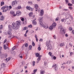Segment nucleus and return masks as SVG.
Here are the masks:
<instances>
[{
    "label": "nucleus",
    "instance_id": "1",
    "mask_svg": "<svg viewBox=\"0 0 74 74\" xmlns=\"http://www.w3.org/2000/svg\"><path fill=\"white\" fill-rule=\"evenodd\" d=\"M21 21H17L15 23H13L12 24V26L9 25L8 26L9 30L10 31L12 30V29L14 30H16L18 29H19V26L21 25Z\"/></svg>",
    "mask_w": 74,
    "mask_h": 74
},
{
    "label": "nucleus",
    "instance_id": "2",
    "mask_svg": "<svg viewBox=\"0 0 74 74\" xmlns=\"http://www.w3.org/2000/svg\"><path fill=\"white\" fill-rule=\"evenodd\" d=\"M50 40H49V41H47L46 43V46L48 48L47 49H49L50 50L52 48V46L51 45V44L50 42Z\"/></svg>",
    "mask_w": 74,
    "mask_h": 74
},
{
    "label": "nucleus",
    "instance_id": "3",
    "mask_svg": "<svg viewBox=\"0 0 74 74\" xmlns=\"http://www.w3.org/2000/svg\"><path fill=\"white\" fill-rule=\"evenodd\" d=\"M59 29H61L60 32L61 33V34H64H64H65V33H66L65 31H64L65 29H64L62 27V25H61L59 27Z\"/></svg>",
    "mask_w": 74,
    "mask_h": 74
},
{
    "label": "nucleus",
    "instance_id": "4",
    "mask_svg": "<svg viewBox=\"0 0 74 74\" xmlns=\"http://www.w3.org/2000/svg\"><path fill=\"white\" fill-rule=\"evenodd\" d=\"M5 35L8 34L9 35V37H11L12 36V33L10 31H7L6 32H4Z\"/></svg>",
    "mask_w": 74,
    "mask_h": 74
},
{
    "label": "nucleus",
    "instance_id": "5",
    "mask_svg": "<svg viewBox=\"0 0 74 74\" xmlns=\"http://www.w3.org/2000/svg\"><path fill=\"white\" fill-rule=\"evenodd\" d=\"M39 23L42 26H43V23H42V18H39Z\"/></svg>",
    "mask_w": 74,
    "mask_h": 74
},
{
    "label": "nucleus",
    "instance_id": "6",
    "mask_svg": "<svg viewBox=\"0 0 74 74\" xmlns=\"http://www.w3.org/2000/svg\"><path fill=\"white\" fill-rule=\"evenodd\" d=\"M54 67V69H55V71L58 70V66H57L56 64H54L52 66V67Z\"/></svg>",
    "mask_w": 74,
    "mask_h": 74
},
{
    "label": "nucleus",
    "instance_id": "7",
    "mask_svg": "<svg viewBox=\"0 0 74 74\" xmlns=\"http://www.w3.org/2000/svg\"><path fill=\"white\" fill-rule=\"evenodd\" d=\"M16 4H17V2H16V1L15 0L14 1H12V6L14 7V6Z\"/></svg>",
    "mask_w": 74,
    "mask_h": 74
},
{
    "label": "nucleus",
    "instance_id": "8",
    "mask_svg": "<svg viewBox=\"0 0 74 74\" xmlns=\"http://www.w3.org/2000/svg\"><path fill=\"white\" fill-rule=\"evenodd\" d=\"M27 9L28 10H29V11H32L33 10V8H32L30 7H29L28 6H27L26 7Z\"/></svg>",
    "mask_w": 74,
    "mask_h": 74
},
{
    "label": "nucleus",
    "instance_id": "9",
    "mask_svg": "<svg viewBox=\"0 0 74 74\" xmlns=\"http://www.w3.org/2000/svg\"><path fill=\"white\" fill-rule=\"evenodd\" d=\"M3 47L5 50L6 49L8 48V45L7 43L6 44V45H4Z\"/></svg>",
    "mask_w": 74,
    "mask_h": 74
},
{
    "label": "nucleus",
    "instance_id": "10",
    "mask_svg": "<svg viewBox=\"0 0 74 74\" xmlns=\"http://www.w3.org/2000/svg\"><path fill=\"white\" fill-rule=\"evenodd\" d=\"M16 15L17 16H19L21 15V12L19 11H17L16 12Z\"/></svg>",
    "mask_w": 74,
    "mask_h": 74
},
{
    "label": "nucleus",
    "instance_id": "11",
    "mask_svg": "<svg viewBox=\"0 0 74 74\" xmlns=\"http://www.w3.org/2000/svg\"><path fill=\"white\" fill-rule=\"evenodd\" d=\"M70 16V14L69 13H67L66 14V18L67 19L69 18V17Z\"/></svg>",
    "mask_w": 74,
    "mask_h": 74
},
{
    "label": "nucleus",
    "instance_id": "12",
    "mask_svg": "<svg viewBox=\"0 0 74 74\" xmlns=\"http://www.w3.org/2000/svg\"><path fill=\"white\" fill-rule=\"evenodd\" d=\"M43 26V27L45 29H48V27L47 25H44L43 24V26Z\"/></svg>",
    "mask_w": 74,
    "mask_h": 74
},
{
    "label": "nucleus",
    "instance_id": "13",
    "mask_svg": "<svg viewBox=\"0 0 74 74\" xmlns=\"http://www.w3.org/2000/svg\"><path fill=\"white\" fill-rule=\"evenodd\" d=\"M40 13V16H42V15H43V14H44V11L42 10H41Z\"/></svg>",
    "mask_w": 74,
    "mask_h": 74
},
{
    "label": "nucleus",
    "instance_id": "14",
    "mask_svg": "<svg viewBox=\"0 0 74 74\" xmlns=\"http://www.w3.org/2000/svg\"><path fill=\"white\" fill-rule=\"evenodd\" d=\"M56 25V23H54L52 24L51 25L53 26V27H54V28H55Z\"/></svg>",
    "mask_w": 74,
    "mask_h": 74
},
{
    "label": "nucleus",
    "instance_id": "15",
    "mask_svg": "<svg viewBox=\"0 0 74 74\" xmlns=\"http://www.w3.org/2000/svg\"><path fill=\"white\" fill-rule=\"evenodd\" d=\"M28 4H29L30 5H33V1H28Z\"/></svg>",
    "mask_w": 74,
    "mask_h": 74
},
{
    "label": "nucleus",
    "instance_id": "16",
    "mask_svg": "<svg viewBox=\"0 0 74 74\" xmlns=\"http://www.w3.org/2000/svg\"><path fill=\"white\" fill-rule=\"evenodd\" d=\"M32 23L34 25H36L37 24V22L35 21V20H33L32 22Z\"/></svg>",
    "mask_w": 74,
    "mask_h": 74
},
{
    "label": "nucleus",
    "instance_id": "17",
    "mask_svg": "<svg viewBox=\"0 0 74 74\" xmlns=\"http://www.w3.org/2000/svg\"><path fill=\"white\" fill-rule=\"evenodd\" d=\"M40 60H41V58L38 57L37 59V61L36 62V63H38Z\"/></svg>",
    "mask_w": 74,
    "mask_h": 74
},
{
    "label": "nucleus",
    "instance_id": "18",
    "mask_svg": "<svg viewBox=\"0 0 74 74\" xmlns=\"http://www.w3.org/2000/svg\"><path fill=\"white\" fill-rule=\"evenodd\" d=\"M53 28H54V27L51 25L49 27V29H50V30H52Z\"/></svg>",
    "mask_w": 74,
    "mask_h": 74
},
{
    "label": "nucleus",
    "instance_id": "19",
    "mask_svg": "<svg viewBox=\"0 0 74 74\" xmlns=\"http://www.w3.org/2000/svg\"><path fill=\"white\" fill-rule=\"evenodd\" d=\"M60 47H62L63 46H64V44L63 43H61L60 45Z\"/></svg>",
    "mask_w": 74,
    "mask_h": 74
},
{
    "label": "nucleus",
    "instance_id": "20",
    "mask_svg": "<svg viewBox=\"0 0 74 74\" xmlns=\"http://www.w3.org/2000/svg\"><path fill=\"white\" fill-rule=\"evenodd\" d=\"M6 7H7V8H8V6H3L1 8V10H4V9H5L6 8Z\"/></svg>",
    "mask_w": 74,
    "mask_h": 74
},
{
    "label": "nucleus",
    "instance_id": "21",
    "mask_svg": "<svg viewBox=\"0 0 74 74\" xmlns=\"http://www.w3.org/2000/svg\"><path fill=\"white\" fill-rule=\"evenodd\" d=\"M4 19V16H2V17H1L0 18L1 21H3Z\"/></svg>",
    "mask_w": 74,
    "mask_h": 74
},
{
    "label": "nucleus",
    "instance_id": "22",
    "mask_svg": "<svg viewBox=\"0 0 74 74\" xmlns=\"http://www.w3.org/2000/svg\"><path fill=\"white\" fill-rule=\"evenodd\" d=\"M33 12H31L29 14V16L30 17L32 16L33 15Z\"/></svg>",
    "mask_w": 74,
    "mask_h": 74
},
{
    "label": "nucleus",
    "instance_id": "23",
    "mask_svg": "<svg viewBox=\"0 0 74 74\" xmlns=\"http://www.w3.org/2000/svg\"><path fill=\"white\" fill-rule=\"evenodd\" d=\"M4 54H2L1 55L0 57L1 58H3L4 57Z\"/></svg>",
    "mask_w": 74,
    "mask_h": 74
},
{
    "label": "nucleus",
    "instance_id": "24",
    "mask_svg": "<svg viewBox=\"0 0 74 74\" xmlns=\"http://www.w3.org/2000/svg\"><path fill=\"white\" fill-rule=\"evenodd\" d=\"M35 8L36 9H37V8H38V5L35 4Z\"/></svg>",
    "mask_w": 74,
    "mask_h": 74
},
{
    "label": "nucleus",
    "instance_id": "25",
    "mask_svg": "<svg viewBox=\"0 0 74 74\" xmlns=\"http://www.w3.org/2000/svg\"><path fill=\"white\" fill-rule=\"evenodd\" d=\"M1 66L2 67H5V64H2Z\"/></svg>",
    "mask_w": 74,
    "mask_h": 74
},
{
    "label": "nucleus",
    "instance_id": "26",
    "mask_svg": "<svg viewBox=\"0 0 74 74\" xmlns=\"http://www.w3.org/2000/svg\"><path fill=\"white\" fill-rule=\"evenodd\" d=\"M45 72L44 71H40V73L41 74H44Z\"/></svg>",
    "mask_w": 74,
    "mask_h": 74
},
{
    "label": "nucleus",
    "instance_id": "27",
    "mask_svg": "<svg viewBox=\"0 0 74 74\" xmlns=\"http://www.w3.org/2000/svg\"><path fill=\"white\" fill-rule=\"evenodd\" d=\"M36 57H39V56H40V54L38 53H36Z\"/></svg>",
    "mask_w": 74,
    "mask_h": 74
},
{
    "label": "nucleus",
    "instance_id": "28",
    "mask_svg": "<svg viewBox=\"0 0 74 74\" xmlns=\"http://www.w3.org/2000/svg\"><path fill=\"white\" fill-rule=\"evenodd\" d=\"M45 65V66H46V65H47V60H46L44 62Z\"/></svg>",
    "mask_w": 74,
    "mask_h": 74
},
{
    "label": "nucleus",
    "instance_id": "29",
    "mask_svg": "<svg viewBox=\"0 0 74 74\" xmlns=\"http://www.w3.org/2000/svg\"><path fill=\"white\" fill-rule=\"evenodd\" d=\"M1 6H2L3 5H4V2H1Z\"/></svg>",
    "mask_w": 74,
    "mask_h": 74
},
{
    "label": "nucleus",
    "instance_id": "30",
    "mask_svg": "<svg viewBox=\"0 0 74 74\" xmlns=\"http://www.w3.org/2000/svg\"><path fill=\"white\" fill-rule=\"evenodd\" d=\"M48 54L50 56H51L52 55V52H50L48 53Z\"/></svg>",
    "mask_w": 74,
    "mask_h": 74
},
{
    "label": "nucleus",
    "instance_id": "31",
    "mask_svg": "<svg viewBox=\"0 0 74 74\" xmlns=\"http://www.w3.org/2000/svg\"><path fill=\"white\" fill-rule=\"evenodd\" d=\"M37 71V69H36L35 70H34L33 71L34 74H36V72Z\"/></svg>",
    "mask_w": 74,
    "mask_h": 74
},
{
    "label": "nucleus",
    "instance_id": "32",
    "mask_svg": "<svg viewBox=\"0 0 74 74\" xmlns=\"http://www.w3.org/2000/svg\"><path fill=\"white\" fill-rule=\"evenodd\" d=\"M2 50V47H0V55L1 54V51Z\"/></svg>",
    "mask_w": 74,
    "mask_h": 74
},
{
    "label": "nucleus",
    "instance_id": "33",
    "mask_svg": "<svg viewBox=\"0 0 74 74\" xmlns=\"http://www.w3.org/2000/svg\"><path fill=\"white\" fill-rule=\"evenodd\" d=\"M28 27H30V28H32V25L31 24L29 25L28 26Z\"/></svg>",
    "mask_w": 74,
    "mask_h": 74
},
{
    "label": "nucleus",
    "instance_id": "34",
    "mask_svg": "<svg viewBox=\"0 0 74 74\" xmlns=\"http://www.w3.org/2000/svg\"><path fill=\"white\" fill-rule=\"evenodd\" d=\"M69 30L70 31H71L73 30V28L71 27H69Z\"/></svg>",
    "mask_w": 74,
    "mask_h": 74
},
{
    "label": "nucleus",
    "instance_id": "35",
    "mask_svg": "<svg viewBox=\"0 0 74 74\" xmlns=\"http://www.w3.org/2000/svg\"><path fill=\"white\" fill-rule=\"evenodd\" d=\"M59 18L58 17H57L55 19V21H58V20H59Z\"/></svg>",
    "mask_w": 74,
    "mask_h": 74
},
{
    "label": "nucleus",
    "instance_id": "36",
    "mask_svg": "<svg viewBox=\"0 0 74 74\" xmlns=\"http://www.w3.org/2000/svg\"><path fill=\"white\" fill-rule=\"evenodd\" d=\"M27 29H28V28L27 27H24V30H27Z\"/></svg>",
    "mask_w": 74,
    "mask_h": 74
},
{
    "label": "nucleus",
    "instance_id": "37",
    "mask_svg": "<svg viewBox=\"0 0 74 74\" xmlns=\"http://www.w3.org/2000/svg\"><path fill=\"white\" fill-rule=\"evenodd\" d=\"M32 45H30L29 47V50H31V49L32 48Z\"/></svg>",
    "mask_w": 74,
    "mask_h": 74
},
{
    "label": "nucleus",
    "instance_id": "38",
    "mask_svg": "<svg viewBox=\"0 0 74 74\" xmlns=\"http://www.w3.org/2000/svg\"><path fill=\"white\" fill-rule=\"evenodd\" d=\"M35 61H33V66H35Z\"/></svg>",
    "mask_w": 74,
    "mask_h": 74
},
{
    "label": "nucleus",
    "instance_id": "39",
    "mask_svg": "<svg viewBox=\"0 0 74 74\" xmlns=\"http://www.w3.org/2000/svg\"><path fill=\"white\" fill-rule=\"evenodd\" d=\"M15 13L14 12V11H11L10 12V14H14Z\"/></svg>",
    "mask_w": 74,
    "mask_h": 74
},
{
    "label": "nucleus",
    "instance_id": "40",
    "mask_svg": "<svg viewBox=\"0 0 74 74\" xmlns=\"http://www.w3.org/2000/svg\"><path fill=\"white\" fill-rule=\"evenodd\" d=\"M38 51H40L41 49V47H38Z\"/></svg>",
    "mask_w": 74,
    "mask_h": 74
},
{
    "label": "nucleus",
    "instance_id": "41",
    "mask_svg": "<svg viewBox=\"0 0 74 74\" xmlns=\"http://www.w3.org/2000/svg\"><path fill=\"white\" fill-rule=\"evenodd\" d=\"M32 45L33 47H34L35 45V44L34 42H33V43H32Z\"/></svg>",
    "mask_w": 74,
    "mask_h": 74
},
{
    "label": "nucleus",
    "instance_id": "42",
    "mask_svg": "<svg viewBox=\"0 0 74 74\" xmlns=\"http://www.w3.org/2000/svg\"><path fill=\"white\" fill-rule=\"evenodd\" d=\"M68 5L69 6H72V4H71L70 3H69L68 4Z\"/></svg>",
    "mask_w": 74,
    "mask_h": 74
},
{
    "label": "nucleus",
    "instance_id": "43",
    "mask_svg": "<svg viewBox=\"0 0 74 74\" xmlns=\"http://www.w3.org/2000/svg\"><path fill=\"white\" fill-rule=\"evenodd\" d=\"M15 48H16V47L15 46H14L12 48V50H14L15 49Z\"/></svg>",
    "mask_w": 74,
    "mask_h": 74
},
{
    "label": "nucleus",
    "instance_id": "44",
    "mask_svg": "<svg viewBox=\"0 0 74 74\" xmlns=\"http://www.w3.org/2000/svg\"><path fill=\"white\" fill-rule=\"evenodd\" d=\"M2 12H7V10H3L2 11Z\"/></svg>",
    "mask_w": 74,
    "mask_h": 74
},
{
    "label": "nucleus",
    "instance_id": "45",
    "mask_svg": "<svg viewBox=\"0 0 74 74\" xmlns=\"http://www.w3.org/2000/svg\"><path fill=\"white\" fill-rule=\"evenodd\" d=\"M18 9H21V6H18Z\"/></svg>",
    "mask_w": 74,
    "mask_h": 74
},
{
    "label": "nucleus",
    "instance_id": "46",
    "mask_svg": "<svg viewBox=\"0 0 74 74\" xmlns=\"http://www.w3.org/2000/svg\"><path fill=\"white\" fill-rule=\"evenodd\" d=\"M69 8L70 10H72L73 9V7H69Z\"/></svg>",
    "mask_w": 74,
    "mask_h": 74
},
{
    "label": "nucleus",
    "instance_id": "47",
    "mask_svg": "<svg viewBox=\"0 0 74 74\" xmlns=\"http://www.w3.org/2000/svg\"><path fill=\"white\" fill-rule=\"evenodd\" d=\"M25 47H28V44H27V43H26L25 45Z\"/></svg>",
    "mask_w": 74,
    "mask_h": 74
},
{
    "label": "nucleus",
    "instance_id": "48",
    "mask_svg": "<svg viewBox=\"0 0 74 74\" xmlns=\"http://www.w3.org/2000/svg\"><path fill=\"white\" fill-rule=\"evenodd\" d=\"M64 21H65V19H64V18L61 19L62 22H64Z\"/></svg>",
    "mask_w": 74,
    "mask_h": 74
},
{
    "label": "nucleus",
    "instance_id": "49",
    "mask_svg": "<svg viewBox=\"0 0 74 74\" xmlns=\"http://www.w3.org/2000/svg\"><path fill=\"white\" fill-rule=\"evenodd\" d=\"M61 67V68H63V69H64V67H65V66H62Z\"/></svg>",
    "mask_w": 74,
    "mask_h": 74
},
{
    "label": "nucleus",
    "instance_id": "50",
    "mask_svg": "<svg viewBox=\"0 0 74 74\" xmlns=\"http://www.w3.org/2000/svg\"><path fill=\"white\" fill-rule=\"evenodd\" d=\"M62 15H66V13L65 12H63L62 13Z\"/></svg>",
    "mask_w": 74,
    "mask_h": 74
},
{
    "label": "nucleus",
    "instance_id": "51",
    "mask_svg": "<svg viewBox=\"0 0 74 74\" xmlns=\"http://www.w3.org/2000/svg\"><path fill=\"white\" fill-rule=\"evenodd\" d=\"M53 37L54 38V39H56V36L55 35H54L53 36Z\"/></svg>",
    "mask_w": 74,
    "mask_h": 74
},
{
    "label": "nucleus",
    "instance_id": "52",
    "mask_svg": "<svg viewBox=\"0 0 74 74\" xmlns=\"http://www.w3.org/2000/svg\"><path fill=\"white\" fill-rule=\"evenodd\" d=\"M65 2L66 3H69V0H65Z\"/></svg>",
    "mask_w": 74,
    "mask_h": 74
},
{
    "label": "nucleus",
    "instance_id": "53",
    "mask_svg": "<svg viewBox=\"0 0 74 74\" xmlns=\"http://www.w3.org/2000/svg\"><path fill=\"white\" fill-rule=\"evenodd\" d=\"M63 11H68V9H64L63 10Z\"/></svg>",
    "mask_w": 74,
    "mask_h": 74
},
{
    "label": "nucleus",
    "instance_id": "54",
    "mask_svg": "<svg viewBox=\"0 0 74 74\" xmlns=\"http://www.w3.org/2000/svg\"><path fill=\"white\" fill-rule=\"evenodd\" d=\"M72 34H74V30H73L72 31Z\"/></svg>",
    "mask_w": 74,
    "mask_h": 74
},
{
    "label": "nucleus",
    "instance_id": "55",
    "mask_svg": "<svg viewBox=\"0 0 74 74\" xmlns=\"http://www.w3.org/2000/svg\"><path fill=\"white\" fill-rule=\"evenodd\" d=\"M1 27H0V29H3V25H1Z\"/></svg>",
    "mask_w": 74,
    "mask_h": 74
},
{
    "label": "nucleus",
    "instance_id": "56",
    "mask_svg": "<svg viewBox=\"0 0 74 74\" xmlns=\"http://www.w3.org/2000/svg\"><path fill=\"white\" fill-rule=\"evenodd\" d=\"M35 30H36V31H37V30H38V29H38V28L37 27H36L35 28Z\"/></svg>",
    "mask_w": 74,
    "mask_h": 74
},
{
    "label": "nucleus",
    "instance_id": "57",
    "mask_svg": "<svg viewBox=\"0 0 74 74\" xmlns=\"http://www.w3.org/2000/svg\"><path fill=\"white\" fill-rule=\"evenodd\" d=\"M65 37H68V34H66L65 35Z\"/></svg>",
    "mask_w": 74,
    "mask_h": 74
},
{
    "label": "nucleus",
    "instance_id": "58",
    "mask_svg": "<svg viewBox=\"0 0 74 74\" xmlns=\"http://www.w3.org/2000/svg\"><path fill=\"white\" fill-rule=\"evenodd\" d=\"M35 37L36 38H37V36L36 35H35Z\"/></svg>",
    "mask_w": 74,
    "mask_h": 74
},
{
    "label": "nucleus",
    "instance_id": "59",
    "mask_svg": "<svg viewBox=\"0 0 74 74\" xmlns=\"http://www.w3.org/2000/svg\"><path fill=\"white\" fill-rule=\"evenodd\" d=\"M72 54H73V52H70V56H71V55H72Z\"/></svg>",
    "mask_w": 74,
    "mask_h": 74
},
{
    "label": "nucleus",
    "instance_id": "60",
    "mask_svg": "<svg viewBox=\"0 0 74 74\" xmlns=\"http://www.w3.org/2000/svg\"><path fill=\"white\" fill-rule=\"evenodd\" d=\"M66 63L67 64H70V62L69 61H68Z\"/></svg>",
    "mask_w": 74,
    "mask_h": 74
},
{
    "label": "nucleus",
    "instance_id": "61",
    "mask_svg": "<svg viewBox=\"0 0 74 74\" xmlns=\"http://www.w3.org/2000/svg\"><path fill=\"white\" fill-rule=\"evenodd\" d=\"M72 3L73 4H74V0H72Z\"/></svg>",
    "mask_w": 74,
    "mask_h": 74
},
{
    "label": "nucleus",
    "instance_id": "62",
    "mask_svg": "<svg viewBox=\"0 0 74 74\" xmlns=\"http://www.w3.org/2000/svg\"><path fill=\"white\" fill-rule=\"evenodd\" d=\"M21 21H24V18H22L21 19Z\"/></svg>",
    "mask_w": 74,
    "mask_h": 74
},
{
    "label": "nucleus",
    "instance_id": "63",
    "mask_svg": "<svg viewBox=\"0 0 74 74\" xmlns=\"http://www.w3.org/2000/svg\"><path fill=\"white\" fill-rule=\"evenodd\" d=\"M7 41V40L5 39L4 40V43H5V42Z\"/></svg>",
    "mask_w": 74,
    "mask_h": 74
},
{
    "label": "nucleus",
    "instance_id": "64",
    "mask_svg": "<svg viewBox=\"0 0 74 74\" xmlns=\"http://www.w3.org/2000/svg\"><path fill=\"white\" fill-rule=\"evenodd\" d=\"M39 41H42V39H40L39 40Z\"/></svg>",
    "mask_w": 74,
    "mask_h": 74
}]
</instances>
